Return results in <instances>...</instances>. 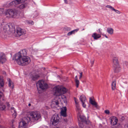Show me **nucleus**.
Returning <instances> with one entry per match:
<instances>
[{"instance_id": "obj_1", "label": "nucleus", "mask_w": 128, "mask_h": 128, "mask_svg": "<svg viewBox=\"0 0 128 128\" xmlns=\"http://www.w3.org/2000/svg\"><path fill=\"white\" fill-rule=\"evenodd\" d=\"M26 50H22L14 55L12 60H15V61L19 65L24 66L28 64L30 62V57L26 56Z\"/></svg>"}, {"instance_id": "obj_2", "label": "nucleus", "mask_w": 128, "mask_h": 128, "mask_svg": "<svg viewBox=\"0 0 128 128\" xmlns=\"http://www.w3.org/2000/svg\"><path fill=\"white\" fill-rule=\"evenodd\" d=\"M5 14L7 17L17 18L19 17L20 12L16 9H9L6 10Z\"/></svg>"}, {"instance_id": "obj_3", "label": "nucleus", "mask_w": 128, "mask_h": 128, "mask_svg": "<svg viewBox=\"0 0 128 128\" xmlns=\"http://www.w3.org/2000/svg\"><path fill=\"white\" fill-rule=\"evenodd\" d=\"M53 90L54 94L57 96H60L66 93L67 91L64 87L60 88L56 86L54 88Z\"/></svg>"}, {"instance_id": "obj_4", "label": "nucleus", "mask_w": 128, "mask_h": 128, "mask_svg": "<svg viewBox=\"0 0 128 128\" xmlns=\"http://www.w3.org/2000/svg\"><path fill=\"white\" fill-rule=\"evenodd\" d=\"M113 62L114 72H118L121 69L117 58L115 57L113 58Z\"/></svg>"}, {"instance_id": "obj_5", "label": "nucleus", "mask_w": 128, "mask_h": 128, "mask_svg": "<svg viewBox=\"0 0 128 128\" xmlns=\"http://www.w3.org/2000/svg\"><path fill=\"white\" fill-rule=\"evenodd\" d=\"M30 120V117L26 116L24 117L23 118L22 121L19 122V128H25L27 123Z\"/></svg>"}, {"instance_id": "obj_6", "label": "nucleus", "mask_w": 128, "mask_h": 128, "mask_svg": "<svg viewBox=\"0 0 128 128\" xmlns=\"http://www.w3.org/2000/svg\"><path fill=\"white\" fill-rule=\"evenodd\" d=\"M59 118L58 114H54L51 117L50 124L54 126L56 125L59 122Z\"/></svg>"}, {"instance_id": "obj_7", "label": "nucleus", "mask_w": 128, "mask_h": 128, "mask_svg": "<svg viewBox=\"0 0 128 128\" xmlns=\"http://www.w3.org/2000/svg\"><path fill=\"white\" fill-rule=\"evenodd\" d=\"M30 114L33 120H38L41 116L40 114L36 111L32 112L30 113Z\"/></svg>"}, {"instance_id": "obj_8", "label": "nucleus", "mask_w": 128, "mask_h": 128, "mask_svg": "<svg viewBox=\"0 0 128 128\" xmlns=\"http://www.w3.org/2000/svg\"><path fill=\"white\" fill-rule=\"evenodd\" d=\"M37 86H38L40 88L43 90L46 89L48 88V84L46 83H45L44 81H38V82L36 84Z\"/></svg>"}, {"instance_id": "obj_9", "label": "nucleus", "mask_w": 128, "mask_h": 128, "mask_svg": "<svg viewBox=\"0 0 128 128\" xmlns=\"http://www.w3.org/2000/svg\"><path fill=\"white\" fill-rule=\"evenodd\" d=\"M78 120H79V118L81 120L80 122H84L86 124H87V121L86 120V118L84 116H82L80 115L78 117Z\"/></svg>"}, {"instance_id": "obj_10", "label": "nucleus", "mask_w": 128, "mask_h": 128, "mask_svg": "<svg viewBox=\"0 0 128 128\" xmlns=\"http://www.w3.org/2000/svg\"><path fill=\"white\" fill-rule=\"evenodd\" d=\"M89 102L90 103L94 106L97 108H99V106L97 104L95 101L93 100L91 98H89Z\"/></svg>"}, {"instance_id": "obj_11", "label": "nucleus", "mask_w": 128, "mask_h": 128, "mask_svg": "<svg viewBox=\"0 0 128 128\" xmlns=\"http://www.w3.org/2000/svg\"><path fill=\"white\" fill-rule=\"evenodd\" d=\"M118 122V120L117 118L114 117L111 119L110 123L112 125L114 126L116 125Z\"/></svg>"}, {"instance_id": "obj_12", "label": "nucleus", "mask_w": 128, "mask_h": 128, "mask_svg": "<svg viewBox=\"0 0 128 128\" xmlns=\"http://www.w3.org/2000/svg\"><path fill=\"white\" fill-rule=\"evenodd\" d=\"M66 106L64 107L63 110H62L61 112V115L64 117H66L67 116L66 114Z\"/></svg>"}, {"instance_id": "obj_13", "label": "nucleus", "mask_w": 128, "mask_h": 128, "mask_svg": "<svg viewBox=\"0 0 128 128\" xmlns=\"http://www.w3.org/2000/svg\"><path fill=\"white\" fill-rule=\"evenodd\" d=\"M16 33L18 36H20L22 34H24L23 30L20 28H17L16 30Z\"/></svg>"}, {"instance_id": "obj_14", "label": "nucleus", "mask_w": 128, "mask_h": 128, "mask_svg": "<svg viewBox=\"0 0 128 128\" xmlns=\"http://www.w3.org/2000/svg\"><path fill=\"white\" fill-rule=\"evenodd\" d=\"M92 36L94 38V39L96 40L100 38L101 36L100 34L94 33L92 34Z\"/></svg>"}, {"instance_id": "obj_15", "label": "nucleus", "mask_w": 128, "mask_h": 128, "mask_svg": "<svg viewBox=\"0 0 128 128\" xmlns=\"http://www.w3.org/2000/svg\"><path fill=\"white\" fill-rule=\"evenodd\" d=\"M28 3L27 2H25L24 3L18 6V8L21 9H23L24 8L27 6Z\"/></svg>"}, {"instance_id": "obj_16", "label": "nucleus", "mask_w": 128, "mask_h": 128, "mask_svg": "<svg viewBox=\"0 0 128 128\" xmlns=\"http://www.w3.org/2000/svg\"><path fill=\"white\" fill-rule=\"evenodd\" d=\"M6 61V59L4 55H2L0 57V62H1L2 64L4 63Z\"/></svg>"}, {"instance_id": "obj_17", "label": "nucleus", "mask_w": 128, "mask_h": 128, "mask_svg": "<svg viewBox=\"0 0 128 128\" xmlns=\"http://www.w3.org/2000/svg\"><path fill=\"white\" fill-rule=\"evenodd\" d=\"M39 77L40 76L36 74L35 75H32L31 76V78L32 80L34 81H35L37 80Z\"/></svg>"}, {"instance_id": "obj_18", "label": "nucleus", "mask_w": 128, "mask_h": 128, "mask_svg": "<svg viewBox=\"0 0 128 128\" xmlns=\"http://www.w3.org/2000/svg\"><path fill=\"white\" fill-rule=\"evenodd\" d=\"M107 32L110 34H112L113 33L114 30L111 28H107Z\"/></svg>"}, {"instance_id": "obj_19", "label": "nucleus", "mask_w": 128, "mask_h": 128, "mask_svg": "<svg viewBox=\"0 0 128 128\" xmlns=\"http://www.w3.org/2000/svg\"><path fill=\"white\" fill-rule=\"evenodd\" d=\"M112 88L113 90H114L116 88V81L115 80L113 81L112 84Z\"/></svg>"}, {"instance_id": "obj_20", "label": "nucleus", "mask_w": 128, "mask_h": 128, "mask_svg": "<svg viewBox=\"0 0 128 128\" xmlns=\"http://www.w3.org/2000/svg\"><path fill=\"white\" fill-rule=\"evenodd\" d=\"M80 99L82 102H85L86 100V96L84 95L81 96L80 98Z\"/></svg>"}, {"instance_id": "obj_21", "label": "nucleus", "mask_w": 128, "mask_h": 128, "mask_svg": "<svg viewBox=\"0 0 128 128\" xmlns=\"http://www.w3.org/2000/svg\"><path fill=\"white\" fill-rule=\"evenodd\" d=\"M4 84L3 80L0 77V86L2 87H3Z\"/></svg>"}, {"instance_id": "obj_22", "label": "nucleus", "mask_w": 128, "mask_h": 128, "mask_svg": "<svg viewBox=\"0 0 128 128\" xmlns=\"http://www.w3.org/2000/svg\"><path fill=\"white\" fill-rule=\"evenodd\" d=\"M11 112H14L13 114L15 116H16V111L14 110V107H12L11 108Z\"/></svg>"}, {"instance_id": "obj_23", "label": "nucleus", "mask_w": 128, "mask_h": 128, "mask_svg": "<svg viewBox=\"0 0 128 128\" xmlns=\"http://www.w3.org/2000/svg\"><path fill=\"white\" fill-rule=\"evenodd\" d=\"M83 123L82 122H80L79 120H78V125L81 128H82L84 126Z\"/></svg>"}, {"instance_id": "obj_24", "label": "nucleus", "mask_w": 128, "mask_h": 128, "mask_svg": "<svg viewBox=\"0 0 128 128\" xmlns=\"http://www.w3.org/2000/svg\"><path fill=\"white\" fill-rule=\"evenodd\" d=\"M75 82L76 84V86L77 88L78 87L79 84V81L78 80H75Z\"/></svg>"}, {"instance_id": "obj_25", "label": "nucleus", "mask_w": 128, "mask_h": 128, "mask_svg": "<svg viewBox=\"0 0 128 128\" xmlns=\"http://www.w3.org/2000/svg\"><path fill=\"white\" fill-rule=\"evenodd\" d=\"M75 104L77 110L78 111L80 110V108L78 104V103L77 104Z\"/></svg>"}, {"instance_id": "obj_26", "label": "nucleus", "mask_w": 128, "mask_h": 128, "mask_svg": "<svg viewBox=\"0 0 128 128\" xmlns=\"http://www.w3.org/2000/svg\"><path fill=\"white\" fill-rule=\"evenodd\" d=\"M16 1H12L9 3V5L11 6L15 5L16 4Z\"/></svg>"}, {"instance_id": "obj_27", "label": "nucleus", "mask_w": 128, "mask_h": 128, "mask_svg": "<svg viewBox=\"0 0 128 128\" xmlns=\"http://www.w3.org/2000/svg\"><path fill=\"white\" fill-rule=\"evenodd\" d=\"M113 10L114 11L116 12L117 14H120V11L118 10H116L114 8H113Z\"/></svg>"}, {"instance_id": "obj_28", "label": "nucleus", "mask_w": 128, "mask_h": 128, "mask_svg": "<svg viewBox=\"0 0 128 128\" xmlns=\"http://www.w3.org/2000/svg\"><path fill=\"white\" fill-rule=\"evenodd\" d=\"M74 102H75V104H77L78 103V100L75 97L74 98Z\"/></svg>"}, {"instance_id": "obj_29", "label": "nucleus", "mask_w": 128, "mask_h": 128, "mask_svg": "<svg viewBox=\"0 0 128 128\" xmlns=\"http://www.w3.org/2000/svg\"><path fill=\"white\" fill-rule=\"evenodd\" d=\"M106 7L108 8L111 9L112 10H113V8H114L112 6H110L107 5L106 6Z\"/></svg>"}, {"instance_id": "obj_30", "label": "nucleus", "mask_w": 128, "mask_h": 128, "mask_svg": "<svg viewBox=\"0 0 128 128\" xmlns=\"http://www.w3.org/2000/svg\"><path fill=\"white\" fill-rule=\"evenodd\" d=\"M104 112L106 114H110V112L109 110H106L104 111Z\"/></svg>"}, {"instance_id": "obj_31", "label": "nucleus", "mask_w": 128, "mask_h": 128, "mask_svg": "<svg viewBox=\"0 0 128 128\" xmlns=\"http://www.w3.org/2000/svg\"><path fill=\"white\" fill-rule=\"evenodd\" d=\"M78 30V29H76L72 31L73 32V34H74L75 32H77Z\"/></svg>"}, {"instance_id": "obj_32", "label": "nucleus", "mask_w": 128, "mask_h": 128, "mask_svg": "<svg viewBox=\"0 0 128 128\" xmlns=\"http://www.w3.org/2000/svg\"><path fill=\"white\" fill-rule=\"evenodd\" d=\"M11 81L10 80L9 81V84L8 86L9 87H11Z\"/></svg>"}, {"instance_id": "obj_33", "label": "nucleus", "mask_w": 128, "mask_h": 128, "mask_svg": "<svg viewBox=\"0 0 128 128\" xmlns=\"http://www.w3.org/2000/svg\"><path fill=\"white\" fill-rule=\"evenodd\" d=\"M6 108V106L5 105H4L1 108H0V109L1 110H4Z\"/></svg>"}, {"instance_id": "obj_34", "label": "nucleus", "mask_w": 128, "mask_h": 128, "mask_svg": "<svg viewBox=\"0 0 128 128\" xmlns=\"http://www.w3.org/2000/svg\"><path fill=\"white\" fill-rule=\"evenodd\" d=\"M125 119V118L124 116H122L121 117L120 119V120L121 121H122Z\"/></svg>"}, {"instance_id": "obj_35", "label": "nucleus", "mask_w": 128, "mask_h": 128, "mask_svg": "<svg viewBox=\"0 0 128 128\" xmlns=\"http://www.w3.org/2000/svg\"><path fill=\"white\" fill-rule=\"evenodd\" d=\"M82 106L83 107L85 108L86 107V105L84 104V102H82Z\"/></svg>"}, {"instance_id": "obj_36", "label": "nucleus", "mask_w": 128, "mask_h": 128, "mask_svg": "<svg viewBox=\"0 0 128 128\" xmlns=\"http://www.w3.org/2000/svg\"><path fill=\"white\" fill-rule=\"evenodd\" d=\"M73 34V32H72V31L69 32H68L67 34L68 36H70L72 34Z\"/></svg>"}, {"instance_id": "obj_37", "label": "nucleus", "mask_w": 128, "mask_h": 128, "mask_svg": "<svg viewBox=\"0 0 128 128\" xmlns=\"http://www.w3.org/2000/svg\"><path fill=\"white\" fill-rule=\"evenodd\" d=\"M80 75L79 78L80 79L82 77V72H81L80 73Z\"/></svg>"}, {"instance_id": "obj_38", "label": "nucleus", "mask_w": 128, "mask_h": 128, "mask_svg": "<svg viewBox=\"0 0 128 128\" xmlns=\"http://www.w3.org/2000/svg\"><path fill=\"white\" fill-rule=\"evenodd\" d=\"M55 102V104L57 105H58L59 104V102L58 100H56Z\"/></svg>"}, {"instance_id": "obj_39", "label": "nucleus", "mask_w": 128, "mask_h": 128, "mask_svg": "<svg viewBox=\"0 0 128 128\" xmlns=\"http://www.w3.org/2000/svg\"><path fill=\"white\" fill-rule=\"evenodd\" d=\"M98 30V32L100 33L101 34H102V35H104V34H102V32L100 31V29H99Z\"/></svg>"}, {"instance_id": "obj_40", "label": "nucleus", "mask_w": 128, "mask_h": 128, "mask_svg": "<svg viewBox=\"0 0 128 128\" xmlns=\"http://www.w3.org/2000/svg\"><path fill=\"white\" fill-rule=\"evenodd\" d=\"M94 60H93V61H91V66H92L94 63Z\"/></svg>"}, {"instance_id": "obj_41", "label": "nucleus", "mask_w": 128, "mask_h": 128, "mask_svg": "<svg viewBox=\"0 0 128 128\" xmlns=\"http://www.w3.org/2000/svg\"><path fill=\"white\" fill-rule=\"evenodd\" d=\"M28 23L29 24H34V22L32 21H31V22H28Z\"/></svg>"}, {"instance_id": "obj_42", "label": "nucleus", "mask_w": 128, "mask_h": 128, "mask_svg": "<svg viewBox=\"0 0 128 128\" xmlns=\"http://www.w3.org/2000/svg\"><path fill=\"white\" fill-rule=\"evenodd\" d=\"M64 102L65 103H66L67 102L66 97L65 96V98L64 99Z\"/></svg>"}, {"instance_id": "obj_43", "label": "nucleus", "mask_w": 128, "mask_h": 128, "mask_svg": "<svg viewBox=\"0 0 128 128\" xmlns=\"http://www.w3.org/2000/svg\"><path fill=\"white\" fill-rule=\"evenodd\" d=\"M64 121L65 122H67L68 121V120L66 118H65L64 119Z\"/></svg>"}, {"instance_id": "obj_44", "label": "nucleus", "mask_w": 128, "mask_h": 128, "mask_svg": "<svg viewBox=\"0 0 128 128\" xmlns=\"http://www.w3.org/2000/svg\"><path fill=\"white\" fill-rule=\"evenodd\" d=\"M64 0V2L66 4H67L68 3L67 0Z\"/></svg>"}, {"instance_id": "obj_45", "label": "nucleus", "mask_w": 128, "mask_h": 128, "mask_svg": "<svg viewBox=\"0 0 128 128\" xmlns=\"http://www.w3.org/2000/svg\"><path fill=\"white\" fill-rule=\"evenodd\" d=\"M26 0H20V1L21 2H24Z\"/></svg>"}, {"instance_id": "obj_46", "label": "nucleus", "mask_w": 128, "mask_h": 128, "mask_svg": "<svg viewBox=\"0 0 128 128\" xmlns=\"http://www.w3.org/2000/svg\"><path fill=\"white\" fill-rule=\"evenodd\" d=\"M6 27L7 28H9V25H8V24H7V25H6V26L4 27Z\"/></svg>"}, {"instance_id": "obj_47", "label": "nucleus", "mask_w": 128, "mask_h": 128, "mask_svg": "<svg viewBox=\"0 0 128 128\" xmlns=\"http://www.w3.org/2000/svg\"><path fill=\"white\" fill-rule=\"evenodd\" d=\"M2 11L1 9H0V14H2Z\"/></svg>"}, {"instance_id": "obj_48", "label": "nucleus", "mask_w": 128, "mask_h": 128, "mask_svg": "<svg viewBox=\"0 0 128 128\" xmlns=\"http://www.w3.org/2000/svg\"><path fill=\"white\" fill-rule=\"evenodd\" d=\"M78 80V77L77 76H75V80Z\"/></svg>"}, {"instance_id": "obj_49", "label": "nucleus", "mask_w": 128, "mask_h": 128, "mask_svg": "<svg viewBox=\"0 0 128 128\" xmlns=\"http://www.w3.org/2000/svg\"><path fill=\"white\" fill-rule=\"evenodd\" d=\"M104 36L106 38H108V36H106V34L104 35Z\"/></svg>"}, {"instance_id": "obj_50", "label": "nucleus", "mask_w": 128, "mask_h": 128, "mask_svg": "<svg viewBox=\"0 0 128 128\" xmlns=\"http://www.w3.org/2000/svg\"><path fill=\"white\" fill-rule=\"evenodd\" d=\"M11 128H14V125H13L11 127Z\"/></svg>"}, {"instance_id": "obj_51", "label": "nucleus", "mask_w": 128, "mask_h": 128, "mask_svg": "<svg viewBox=\"0 0 128 128\" xmlns=\"http://www.w3.org/2000/svg\"><path fill=\"white\" fill-rule=\"evenodd\" d=\"M7 106H9L10 105V104H9V103H7Z\"/></svg>"}, {"instance_id": "obj_52", "label": "nucleus", "mask_w": 128, "mask_h": 128, "mask_svg": "<svg viewBox=\"0 0 128 128\" xmlns=\"http://www.w3.org/2000/svg\"><path fill=\"white\" fill-rule=\"evenodd\" d=\"M31 104H28V106H31Z\"/></svg>"}, {"instance_id": "obj_53", "label": "nucleus", "mask_w": 128, "mask_h": 128, "mask_svg": "<svg viewBox=\"0 0 128 128\" xmlns=\"http://www.w3.org/2000/svg\"><path fill=\"white\" fill-rule=\"evenodd\" d=\"M14 86L13 85V86H12V89H13V88H14Z\"/></svg>"}, {"instance_id": "obj_54", "label": "nucleus", "mask_w": 128, "mask_h": 128, "mask_svg": "<svg viewBox=\"0 0 128 128\" xmlns=\"http://www.w3.org/2000/svg\"><path fill=\"white\" fill-rule=\"evenodd\" d=\"M107 1H108L109 0H107Z\"/></svg>"}, {"instance_id": "obj_55", "label": "nucleus", "mask_w": 128, "mask_h": 128, "mask_svg": "<svg viewBox=\"0 0 128 128\" xmlns=\"http://www.w3.org/2000/svg\"><path fill=\"white\" fill-rule=\"evenodd\" d=\"M2 100H4V99H2Z\"/></svg>"}]
</instances>
